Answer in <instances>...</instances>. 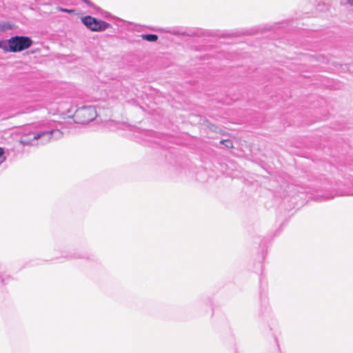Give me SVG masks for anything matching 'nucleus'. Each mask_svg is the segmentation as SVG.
I'll return each mask as SVG.
<instances>
[{
	"label": "nucleus",
	"mask_w": 353,
	"mask_h": 353,
	"mask_svg": "<svg viewBox=\"0 0 353 353\" xmlns=\"http://www.w3.org/2000/svg\"><path fill=\"white\" fill-rule=\"evenodd\" d=\"M6 160V157H4V150L0 147V163L3 162Z\"/></svg>",
	"instance_id": "obj_6"
},
{
	"label": "nucleus",
	"mask_w": 353,
	"mask_h": 353,
	"mask_svg": "<svg viewBox=\"0 0 353 353\" xmlns=\"http://www.w3.org/2000/svg\"><path fill=\"white\" fill-rule=\"evenodd\" d=\"M83 24L92 31H103L109 27V24L103 21L98 20L91 16L82 19Z\"/></svg>",
	"instance_id": "obj_3"
},
{
	"label": "nucleus",
	"mask_w": 353,
	"mask_h": 353,
	"mask_svg": "<svg viewBox=\"0 0 353 353\" xmlns=\"http://www.w3.org/2000/svg\"><path fill=\"white\" fill-rule=\"evenodd\" d=\"M61 10L63 12H69V13L72 12V10H68V9H63V8H61Z\"/></svg>",
	"instance_id": "obj_10"
},
{
	"label": "nucleus",
	"mask_w": 353,
	"mask_h": 353,
	"mask_svg": "<svg viewBox=\"0 0 353 353\" xmlns=\"http://www.w3.org/2000/svg\"><path fill=\"white\" fill-rule=\"evenodd\" d=\"M220 142H221V143L225 145V147H227V148H234L232 141L231 140H230V139H223Z\"/></svg>",
	"instance_id": "obj_5"
},
{
	"label": "nucleus",
	"mask_w": 353,
	"mask_h": 353,
	"mask_svg": "<svg viewBox=\"0 0 353 353\" xmlns=\"http://www.w3.org/2000/svg\"><path fill=\"white\" fill-rule=\"evenodd\" d=\"M141 37L143 39L146 40L148 41H151V42L156 41L158 39L157 35L152 34H143L141 36Z\"/></svg>",
	"instance_id": "obj_4"
},
{
	"label": "nucleus",
	"mask_w": 353,
	"mask_h": 353,
	"mask_svg": "<svg viewBox=\"0 0 353 353\" xmlns=\"http://www.w3.org/2000/svg\"><path fill=\"white\" fill-rule=\"evenodd\" d=\"M19 143H21L23 145H29L30 143L28 141H26L25 140L21 139L19 141Z\"/></svg>",
	"instance_id": "obj_9"
},
{
	"label": "nucleus",
	"mask_w": 353,
	"mask_h": 353,
	"mask_svg": "<svg viewBox=\"0 0 353 353\" xmlns=\"http://www.w3.org/2000/svg\"><path fill=\"white\" fill-rule=\"evenodd\" d=\"M33 42L28 37L15 36L8 40V51L12 52H21L29 48Z\"/></svg>",
	"instance_id": "obj_1"
},
{
	"label": "nucleus",
	"mask_w": 353,
	"mask_h": 353,
	"mask_svg": "<svg viewBox=\"0 0 353 353\" xmlns=\"http://www.w3.org/2000/svg\"><path fill=\"white\" fill-rule=\"evenodd\" d=\"M0 48H3L6 51H8V49H7V46L4 44L3 41H0Z\"/></svg>",
	"instance_id": "obj_8"
},
{
	"label": "nucleus",
	"mask_w": 353,
	"mask_h": 353,
	"mask_svg": "<svg viewBox=\"0 0 353 353\" xmlns=\"http://www.w3.org/2000/svg\"><path fill=\"white\" fill-rule=\"evenodd\" d=\"M96 110L90 106L82 107L77 109L73 115L75 122L79 123H87L97 117Z\"/></svg>",
	"instance_id": "obj_2"
},
{
	"label": "nucleus",
	"mask_w": 353,
	"mask_h": 353,
	"mask_svg": "<svg viewBox=\"0 0 353 353\" xmlns=\"http://www.w3.org/2000/svg\"><path fill=\"white\" fill-rule=\"evenodd\" d=\"M46 134V132H41V133H38L34 137V139L37 140V139H40L41 137H43V135H45Z\"/></svg>",
	"instance_id": "obj_7"
},
{
	"label": "nucleus",
	"mask_w": 353,
	"mask_h": 353,
	"mask_svg": "<svg viewBox=\"0 0 353 353\" xmlns=\"http://www.w3.org/2000/svg\"><path fill=\"white\" fill-rule=\"evenodd\" d=\"M347 2L350 5L353 6V0H347Z\"/></svg>",
	"instance_id": "obj_11"
}]
</instances>
